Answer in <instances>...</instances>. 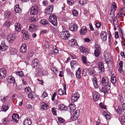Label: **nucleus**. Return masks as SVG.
I'll return each mask as SVG.
<instances>
[{
	"label": "nucleus",
	"instance_id": "f257e3e1",
	"mask_svg": "<svg viewBox=\"0 0 125 125\" xmlns=\"http://www.w3.org/2000/svg\"><path fill=\"white\" fill-rule=\"evenodd\" d=\"M38 6L36 5L33 6L31 9L30 11L31 14L35 16V17H31L30 18V22H35L37 21V14L38 12Z\"/></svg>",
	"mask_w": 125,
	"mask_h": 125
},
{
	"label": "nucleus",
	"instance_id": "f03ea898",
	"mask_svg": "<svg viewBox=\"0 0 125 125\" xmlns=\"http://www.w3.org/2000/svg\"><path fill=\"white\" fill-rule=\"evenodd\" d=\"M49 21L54 26H57V22L56 18L54 14H51L49 17Z\"/></svg>",
	"mask_w": 125,
	"mask_h": 125
},
{
	"label": "nucleus",
	"instance_id": "7ed1b4c3",
	"mask_svg": "<svg viewBox=\"0 0 125 125\" xmlns=\"http://www.w3.org/2000/svg\"><path fill=\"white\" fill-rule=\"evenodd\" d=\"M101 83L104 86L107 87L108 89H110V84H109V80L106 77H103L102 79Z\"/></svg>",
	"mask_w": 125,
	"mask_h": 125
},
{
	"label": "nucleus",
	"instance_id": "20e7f679",
	"mask_svg": "<svg viewBox=\"0 0 125 125\" xmlns=\"http://www.w3.org/2000/svg\"><path fill=\"white\" fill-rule=\"evenodd\" d=\"M70 36V34L68 31H65L61 32V37L63 39L66 40Z\"/></svg>",
	"mask_w": 125,
	"mask_h": 125
},
{
	"label": "nucleus",
	"instance_id": "39448f33",
	"mask_svg": "<svg viewBox=\"0 0 125 125\" xmlns=\"http://www.w3.org/2000/svg\"><path fill=\"white\" fill-rule=\"evenodd\" d=\"M80 95L77 92L73 93L71 99L73 102H75L79 98Z\"/></svg>",
	"mask_w": 125,
	"mask_h": 125
},
{
	"label": "nucleus",
	"instance_id": "423d86ee",
	"mask_svg": "<svg viewBox=\"0 0 125 125\" xmlns=\"http://www.w3.org/2000/svg\"><path fill=\"white\" fill-rule=\"evenodd\" d=\"M16 37L15 34L12 33L10 34L7 37V40L10 43H11L13 42Z\"/></svg>",
	"mask_w": 125,
	"mask_h": 125
},
{
	"label": "nucleus",
	"instance_id": "0eeeda50",
	"mask_svg": "<svg viewBox=\"0 0 125 125\" xmlns=\"http://www.w3.org/2000/svg\"><path fill=\"white\" fill-rule=\"evenodd\" d=\"M31 64L32 66L36 69H37L39 67V61L37 59H34Z\"/></svg>",
	"mask_w": 125,
	"mask_h": 125
},
{
	"label": "nucleus",
	"instance_id": "6e6552de",
	"mask_svg": "<svg viewBox=\"0 0 125 125\" xmlns=\"http://www.w3.org/2000/svg\"><path fill=\"white\" fill-rule=\"evenodd\" d=\"M100 35L101 39L103 41L105 42L106 40L107 35L106 32L104 31H102Z\"/></svg>",
	"mask_w": 125,
	"mask_h": 125
},
{
	"label": "nucleus",
	"instance_id": "1a4fd4ad",
	"mask_svg": "<svg viewBox=\"0 0 125 125\" xmlns=\"http://www.w3.org/2000/svg\"><path fill=\"white\" fill-rule=\"evenodd\" d=\"M53 10V6L52 5H49L45 10L44 12L47 14H49L52 13Z\"/></svg>",
	"mask_w": 125,
	"mask_h": 125
},
{
	"label": "nucleus",
	"instance_id": "9d476101",
	"mask_svg": "<svg viewBox=\"0 0 125 125\" xmlns=\"http://www.w3.org/2000/svg\"><path fill=\"white\" fill-rule=\"evenodd\" d=\"M7 71L5 68H1L0 69V77L5 78L6 76Z\"/></svg>",
	"mask_w": 125,
	"mask_h": 125
},
{
	"label": "nucleus",
	"instance_id": "9b49d317",
	"mask_svg": "<svg viewBox=\"0 0 125 125\" xmlns=\"http://www.w3.org/2000/svg\"><path fill=\"white\" fill-rule=\"evenodd\" d=\"M40 106L41 109L43 110H47L48 108L47 104L43 102L40 103Z\"/></svg>",
	"mask_w": 125,
	"mask_h": 125
},
{
	"label": "nucleus",
	"instance_id": "f8f14e48",
	"mask_svg": "<svg viewBox=\"0 0 125 125\" xmlns=\"http://www.w3.org/2000/svg\"><path fill=\"white\" fill-rule=\"evenodd\" d=\"M77 25L76 24H71L69 28L71 31H76L77 30Z\"/></svg>",
	"mask_w": 125,
	"mask_h": 125
},
{
	"label": "nucleus",
	"instance_id": "ddd939ff",
	"mask_svg": "<svg viewBox=\"0 0 125 125\" xmlns=\"http://www.w3.org/2000/svg\"><path fill=\"white\" fill-rule=\"evenodd\" d=\"M37 29V26L35 24H31L29 26V30L31 31H34Z\"/></svg>",
	"mask_w": 125,
	"mask_h": 125
},
{
	"label": "nucleus",
	"instance_id": "4468645a",
	"mask_svg": "<svg viewBox=\"0 0 125 125\" xmlns=\"http://www.w3.org/2000/svg\"><path fill=\"white\" fill-rule=\"evenodd\" d=\"M93 99L95 101H97L99 99V94L98 92L95 91L93 93Z\"/></svg>",
	"mask_w": 125,
	"mask_h": 125
},
{
	"label": "nucleus",
	"instance_id": "2eb2a0df",
	"mask_svg": "<svg viewBox=\"0 0 125 125\" xmlns=\"http://www.w3.org/2000/svg\"><path fill=\"white\" fill-rule=\"evenodd\" d=\"M15 31L17 32H20L21 30V26L20 24L19 23H15Z\"/></svg>",
	"mask_w": 125,
	"mask_h": 125
},
{
	"label": "nucleus",
	"instance_id": "dca6fc26",
	"mask_svg": "<svg viewBox=\"0 0 125 125\" xmlns=\"http://www.w3.org/2000/svg\"><path fill=\"white\" fill-rule=\"evenodd\" d=\"M8 48V47L6 46L4 42H1V43L0 45V50L2 51H4L6 50Z\"/></svg>",
	"mask_w": 125,
	"mask_h": 125
},
{
	"label": "nucleus",
	"instance_id": "f3484780",
	"mask_svg": "<svg viewBox=\"0 0 125 125\" xmlns=\"http://www.w3.org/2000/svg\"><path fill=\"white\" fill-rule=\"evenodd\" d=\"M1 122L4 125L8 124L10 122V120L9 118L6 117L3 119L1 120Z\"/></svg>",
	"mask_w": 125,
	"mask_h": 125
},
{
	"label": "nucleus",
	"instance_id": "a211bd4d",
	"mask_svg": "<svg viewBox=\"0 0 125 125\" xmlns=\"http://www.w3.org/2000/svg\"><path fill=\"white\" fill-rule=\"evenodd\" d=\"M69 43L70 45L74 47H75V46H76L78 45L76 40L74 39H71Z\"/></svg>",
	"mask_w": 125,
	"mask_h": 125
},
{
	"label": "nucleus",
	"instance_id": "6ab92c4d",
	"mask_svg": "<svg viewBox=\"0 0 125 125\" xmlns=\"http://www.w3.org/2000/svg\"><path fill=\"white\" fill-rule=\"evenodd\" d=\"M7 82L10 84L14 83H15L14 78L12 76H10L9 77L7 80Z\"/></svg>",
	"mask_w": 125,
	"mask_h": 125
},
{
	"label": "nucleus",
	"instance_id": "aec40b11",
	"mask_svg": "<svg viewBox=\"0 0 125 125\" xmlns=\"http://www.w3.org/2000/svg\"><path fill=\"white\" fill-rule=\"evenodd\" d=\"M87 30L85 26L82 27L80 30V33L81 35H84L86 33Z\"/></svg>",
	"mask_w": 125,
	"mask_h": 125
},
{
	"label": "nucleus",
	"instance_id": "412c9836",
	"mask_svg": "<svg viewBox=\"0 0 125 125\" xmlns=\"http://www.w3.org/2000/svg\"><path fill=\"white\" fill-rule=\"evenodd\" d=\"M12 120L14 122H17L19 119V117L18 115L14 114L12 116Z\"/></svg>",
	"mask_w": 125,
	"mask_h": 125
},
{
	"label": "nucleus",
	"instance_id": "4be33fe9",
	"mask_svg": "<svg viewBox=\"0 0 125 125\" xmlns=\"http://www.w3.org/2000/svg\"><path fill=\"white\" fill-rule=\"evenodd\" d=\"M14 10L16 13H20L21 12V10L19 8L18 4H17L14 6Z\"/></svg>",
	"mask_w": 125,
	"mask_h": 125
},
{
	"label": "nucleus",
	"instance_id": "5701e85b",
	"mask_svg": "<svg viewBox=\"0 0 125 125\" xmlns=\"http://www.w3.org/2000/svg\"><path fill=\"white\" fill-rule=\"evenodd\" d=\"M27 46L26 44H22L20 49V52L21 53H25L26 51L27 50Z\"/></svg>",
	"mask_w": 125,
	"mask_h": 125
},
{
	"label": "nucleus",
	"instance_id": "b1692460",
	"mask_svg": "<svg viewBox=\"0 0 125 125\" xmlns=\"http://www.w3.org/2000/svg\"><path fill=\"white\" fill-rule=\"evenodd\" d=\"M23 34V37L24 39L25 40H28L30 38L31 36L28 34V32L26 31H24Z\"/></svg>",
	"mask_w": 125,
	"mask_h": 125
},
{
	"label": "nucleus",
	"instance_id": "393cba45",
	"mask_svg": "<svg viewBox=\"0 0 125 125\" xmlns=\"http://www.w3.org/2000/svg\"><path fill=\"white\" fill-rule=\"evenodd\" d=\"M24 124L25 125H31V123L30 119L29 118H26L24 121Z\"/></svg>",
	"mask_w": 125,
	"mask_h": 125
},
{
	"label": "nucleus",
	"instance_id": "a878e982",
	"mask_svg": "<svg viewBox=\"0 0 125 125\" xmlns=\"http://www.w3.org/2000/svg\"><path fill=\"white\" fill-rule=\"evenodd\" d=\"M92 81L94 88H98V86L96 78L95 77H94Z\"/></svg>",
	"mask_w": 125,
	"mask_h": 125
},
{
	"label": "nucleus",
	"instance_id": "bb28decb",
	"mask_svg": "<svg viewBox=\"0 0 125 125\" xmlns=\"http://www.w3.org/2000/svg\"><path fill=\"white\" fill-rule=\"evenodd\" d=\"M79 49L81 52L83 53L88 52V49L84 47L81 46L80 47Z\"/></svg>",
	"mask_w": 125,
	"mask_h": 125
},
{
	"label": "nucleus",
	"instance_id": "cd10ccee",
	"mask_svg": "<svg viewBox=\"0 0 125 125\" xmlns=\"http://www.w3.org/2000/svg\"><path fill=\"white\" fill-rule=\"evenodd\" d=\"M89 74L90 75L94 76L95 75V72L93 68H91L88 69Z\"/></svg>",
	"mask_w": 125,
	"mask_h": 125
},
{
	"label": "nucleus",
	"instance_id": "c85d7f7f",
	"mask_svg": "<svg viewBox=\"0 0 125 125\" xmlns=\"http://www.w3.org/2000/svg\"><path fill=\"white\" fill-rule=\"evenodd\" d=\"M81 70L80 68H79L76 72L75 75L76 78H77L80 79L81 78Z\"/></svg>",
	"mask_w": 125,
	"mask_h": 125
},
{
	"label": "nucleus",
	"instance_id": "c756f323",
	"mask_svg": "<svg viewBox=\"0 0 125 125\" xmlns=\"http://www.w3.org/2000/svg\"><path fill=\"white\" fill-rule=\"evenodd\" d=\"M58 109L61 111L62 110L66 111L67 110L66 106L62 104L59 105L58 106Z\"/></svg>",
	"mask_w": 125,
	"mask_h": 125
},
{
	"label": "nucleus",
	"instance_id": "7c9ffc66",
	"mask_svg": "<svg viewBox=\"0 0 125 125\" xmlns=\"http://www.w3.org/2000/svg\"><path fill=\"white\" fill-rule=\"evenodd\" d=\"M69 107L71 112H72L73 113L76 108L75 105L73 103L70 104L69 106Z\"/></svg>",
	"mask_w": 125,
	"mask_h": 125
},
{
	"label": "nucleus",
	"instance_id": "2f4dec72",
	"mask_svg": "<svg viewBox=\"0 0 125 125\" xmlns=\"http://www.w3.org/2000/svg\"><path fill=\"white\" fill-rule=\"evenodd\" d=\"M78 65L77 62L76 61H72L71 63V67H73L74 69H75L76 66Z\"/></svg>",
	"mask_w": 125,
	"mask_h": 125
},
{
	"label": "nucleus",
	"instance_id": "473e14b6",
	"mask_svg": "<svg viewBox=\"0 0 125 125\" xmlns=\"http://www.w3.org/2000/svg\"><path fill=\"white\" fill-rule=\"evenodd\" d=\"M98 67L100 70L102 72L104 71V66L103 63L101 62H99L98 63Z\"/></svg>",
	"mask_w": 125,
	"mask_h": 125
},
{
	"label": "nucleus",
	"instance_id": "72a5a7b5",
	"mask_svg": "<svg viewBox=\"0 0 125 125\" xmlns=\"http://www.w3.org/2000/svg\"><path fill=\"white\" fill-rule=\"evenodd\" d=\"M101 50L100 49H95L94 51V53L95 56L96 57H98L100 54Z\"/></svg>",
	"mask_w": 125,
	"mask_h": 125
},
{
	"label": "nucleus",
	"instance_id": "f704fd0d",
	"mask_svg": "<svg viewBox=\"0 0 125 125\" xmlns=\"http://www.w3.org/2000/svg\"><path fill=\"white\" fill-rule=\"evenodd\" d=\"M11 12L10 11H6L4 12V17L5 18H9L11 16Z\"/></svg>",
	"mask_w": 125,
	"mask_h": 125
},
{
	"label": "nucleus",
	"instance_id": "c9c22d12",
	"mask_svg": "<svg viewBox=\"0 0 125 125\" xmlns=\"http://www.w3.org/2000/svg\"><path fill=\"white\" fill-rule=\"evenodd\" d=\"M119 33L120 35L122 40H124V34L123 33V29L120 28V27H119Z\"/></svg>",
	"mask_w": 125,
	"mask_h": 125
},
{
	"label": "nucleus",
	"instance_id": "e433bc0d",
	"mask_svg": "<svg viewBox=\"0 0 125 125\" xmlns=\"http://www.w3.org/2000/svg\"><path fill=\"white\" fill-rule=\"evenodd\" d=\"M28 97L31 99L35 97V94L33 92H31L28 94Z\"/></svg>",
	"mask_w": 125,
	"mask_h": 125
},
{
	"label": "nucleus",
	"instance_id": "4c0bfd02",
	"mask_svg": "<svg viewBox=\"0 0 125 125\" xmlns=\"http://www.w3.org/2000/svg\"><path fill=\"white\" fill-rule=\"evenodd\" d=\"M111 83L113 84H115L116 82V77L114 75H112L111 77Z\"/></svg>",
	"mask_w": 125,
	"mask_h": 125
},
{
	"label": "nucleus",
	"instance_id": "58836bf2",
	"mask_svg": "<svg viewBox=\"0 0 125 125\" xmlns=\"http://www.w3.org/2000/svg\"><path fill=\"white\" fill-rule=\"evenodd\" d=\"M79 3L81 5H84L88 2V0H78Z\"/></svg>",
	"mask_w": 125,
	"mask_h": 125
},
{
	"label": "nucleus",
	"instance_id": "ea45409f",
	"mask_svg": "<svg viewBox=\"0 0 125 125\" xmlns=\"http://www.w3.org/2000/svg\"><path fill=\"white\" fill-rule=\"evenodd\" d=\"M115 14L114 12H111L110 13L109 18L110 21H112L114 18Z\"/></svg>",
	"mask_w": 125,
	"mask_h": 125
},
{
	"label": "nucleus",
	"instance_id": "a19ab883",
	"mask_svg": "<svg viewBox=\"0 0 125 125\" xmlns=\"http://www.w3.org/2000/svg\"><path fill=\"white\" fill-rule=\"evenodd\" d=\"M1 97H2L1 98V100L3 102H8L9 101V100L8 96H6L3 97L1 96Z\"/></svg>",
	"mask_w": 125,
	"mask_h": 125
},
{
	"label": "nucleus",
	"instance_id": "79ce46f5",
	"mask_svg": "<svg viewBox=\"0 0 125 125\" xmlns=\"http://www.w3.org/2000/svg\"><path fill=\"white\" fill-rule=\"evenodd\" d=\"M118 99L119 102L121 103H124V99L123 96V95L122 94H119L118 97Z\"/></svg>",
	"mask_w": 125,
	"mask_h": 125
},
{
	"label": "nucleus",
	"instance_id": "37998d69",
	"mask_svg": "<svg viewBox=\"0 0 125 125\" xmlns=\"http://www.w3.org/2000/svg\"><path fill=\"white\" fill-rule=\"evenodd\" d=\"M40 23L42 24L43 25H47L48 23L47 21L45 19H42L40 21Z\"/></svg>",
	"mask_w": 125,
	"mask_h": 125
},
{
	"label": "nucleus",
	"instance_id": "c03bdc74",
	"mask_svg": "<svg viewBox=\"0 0 125 125\" xmlns=\"http://www.w3.org/2000/svg\"><path fill=\"white\" fill-rule=\"evenodd\" d=\"M101 92L104 93V94H107L108 92V90L104 87H102L101 90Z\"/></svg>",
	"mask_w": 125,
	"mask_h": 125
},
{
	"label": "nucleus",
	"instance_id": "a18cd8bd",
	"mask_svg": "<svg viewBox=\"0 0 125 125\" xmlns=\"http://www.w3.org/2000/svg\"><path fill=\"white\" fill-rule=\"evenodd\" d=\"M9 107L7 105H4L2 106L1 108L2 111H6L8 109Z\"/></svg>",
	"mask_w": 125,
	"mask_h": 125
},
{
	"label": "nucleus",
	"instance_id": "49530a36",
	"mask_svg": "<svg viewBox=\"0 0 125 125\" xmlns=\"http://www.w3.org/2000/svg\"><path fill=\"white\" fill-rule=\"evenodd\" d=\"M125 118L124 116H120L119 117V119L121 122L123 123L125 122Z\"/></svg>",
	"mask_w": 125,
	"mask_h": 125
},
{
	"label": "nucleus",
	"instance_id": "de8ad7c7",
	"mask_svg": "<svg viewBox=\"0 0 125 125\" xmlns=\"http://www.w3.org/2000/svg\"><path fill=\"white\" fill-rule=\"evenodd\" d=\"M33 55V53L31 51L29 52L27 54V57L28 59H29Z\"/></svg>",
	"mask_w": 125,
	"mask_h": 125
},
{
	"label": "nucleus",
	"instance_id": "09e8293b",
	"mask_svg": "<svg viewBox=\"0 0 125 125\" xmlns=\"http://www.w3.org/2000/svg\"><path fill=\"white\" fill-rule=\"evenodd\" d=\"M122 109L120 106H119L117 109H116V112L119 114L121 113L122 112Z\"/></svg>",
	"mask_w": 125,
	"mask_h": 125
},
{
	"label": "nucleus",
	"instance_id": "8fccbe9b",
	"mask_svg": "<svg viewBox=\"0 0 125 125\" xmlns=\"http://www.w3.org/2000/svg\"><path fill=\"white\" fill-rule=\"evenodd\" d=\"M82 59L83 63L84 64H86L87 63V60L86 57L83 55L82 57Z\"/></svg>",
	"mask_w": 125,
	"mask_h": 125
},
{
	"label": "nucleus",
	"instance_id": "3c124183",
	"mask_svg": "<svg viewBox=\"0 0 125 125\" xmlns=\"http://www.w3.org/2000/svg\"><path fill=\"white\" fill-rule=\"evenodd\" d=\"M104 115L105 116L107 120H109L111 118V116L106 112L104 113Z\"/></svg>",
	"mask_w": 125,
	"mask_h": 125
},
{
	"label": "nucleus",
	"instance_id": "603ef678",
	"mask_svg": "<svg viewBox=\"0 0 125 125\" xmlns=\"http://www.w3.org/2000/svg\"><path fill=\"white\" fill-rule=\"evenodd\" d=\"M58 122L61 123H63L65 121L62 118L60 117H58Z\"/></svg>",
	"mask_w": 125,
	"mask_h": 125
},
{
	"label": "nucleus",
	"instance_id": "864d4df0",
	"mask_svg": "<svg viewBox=\"0 0 125 125\" xmlns=\"http://www.w3.org/2000/svg\"><path fill=\"white\" fill-rule=\"evenodd\" d=\"M31 91V90L30 87H26L25 89V92L26 93L29 92H30Z\"/></svg>",
	"mask_w": 125,
	"mask_h": 125
},
{
	"label": "nucleus",
	"instance_id": "5fc2aeb1",
	"mask_svg": "<svg viewBox=\"0 0 125 125\" xmlns=\"http://www.w3.org/2000/svg\"><path fill=\"white\" fill-rule=\"evenodd\" d=\"M73 14V16H77L78 14V12L77 10H74L72 12Z\"/></svg>",
	"mask_w": 125,
	"mask_h": 125
},
{
	"label": "nucleus",
	"instance_id": "6e6d98bb",
	"mask_svg": "<svg viewBox=\"0 0 125 125\" xmlns=\"http://www.w3.org/2000/svg\"><path fill=\"white\" fill-rule=\"evenodd\" d=\"M80 111L79 110H77L75 111V112L73 114L76 117H78L79 115Z\"/></svg>",
	"mask_w": 125,
	"mask_h": 125
},
{
	"label": "nucleus",
	"instance_id": "4d7b16f0",
	"mask_svg": "<svg viewBox=\"0 0 125 125\" xmlns=\"http://www.w3.org/2000/svg\"><path fill=\"white\" fill-rule=\"evenodd\" d=\"M16 74L21 77H22L23 75V73L22 71H19L16 73Z\"/></svg>",
	"mask_w": 125,
	"mask_h": 125
},
{
	"label": "nucleus",
	"instance_id": "13d9d810",
	"mask_svg": "<svg viewBox=\"0 0 125 125\" xmlns=\"http://www.w3.org/2000/svg\"><path fill=\"white\" fill-rule=\"evenodd\" d=\"M11 23L10 21H8L4 23V25L5 26H6L7 27H9L10 26Z\"/></svg>",
	"mask_w": 125,
	"mask_h": 125
},
{
	"label": "nucleus",
	"instance_id": "bf43d9fd",
	"mask_svg": "<svg viewBox=\"0 0 125 125\" xmlns=\"http://www.w3.org/2000/svg\"><path fill=\"white\" fill-rule=\"evenodd\" d=\"M55 110L56 108L55 107H53L52 108V112L54 115H57Z\"/></svg>",
	"mask_w": 125,
	"mask_h": 125
},
{
	"label": "nucleus",
	"instance_id": "052dcab7",
	"mask_svg": "<svg viewBox=\"0 0 125 125\" xmlns=\"http://www.w3.org/2000/svg\"><path fill=\"white\" fill-rule=\"evenodd\" d=\"M58 94L60 95H63V91L62 89H60L58 90Z\"/></svg>",
	"mask_w": 125,
	"mask_h": 125
},
{
	"label": "nucleus",
	"instance_id": "680f3d73",
	"mask_svg": "<svg viewBox=\"0 0 125 125\" xmlns=\"http://www.w3.org/2000/svg\"><path fill=\"white\" fill-rule=\"evenodd\" d=\"M74 2V0H68V3L69 5H72L73 4Z\"/></svg>",
	"mask_w": 125,
	"mask_h": 125
},
{
	"label": "nucleus",
	"instance_id": "e2e57ef3",
	"mask_svg": "<svg viewBox=\"0 0 125 125\" xmlns=\"http://www.w3.org/2000/svg\"><path fill=\"white\" fill-rule=\"evenodd\" d=\"M109 37L108 38V42L109 43V44L110 45L111 44V38L112 37V35L111 34V33L110 32L109 34Z\"/></svg>",
	"mask_w": 125,
	"mask_h": 125
},
{
	"label": "nucleus",
	"instance_id": "0e129e2a",
	"mask_svg": "<svg viewBox=\"0 0 125 125\" xmlns=\"http://www.w3.org/2000/svg\"><path fill=\"white\" fill-rule=\"evenodd\" d=\"M48 96V94L46 92H44L42 95V97L43 98H44Z\"/></svg>",
	"mask_w": 125,
	"mask_h": 125
},
{
	"label": "nucleus",
	"instance_id": "69168bd1",
	"mask_svg": "<svg viewBox=\"0 0 125 125\" xmlns=\"http://www.w3.org/2000/svg\"><path fill=\"white\" fill-rule=\"evenodd\" d=\"M42 74L43 76H44L47 74V71L46 70H44L42 71Z\"/></svg>",
	"mask_w": 125,
	"mask_h": 125
},
{
	"label": "nucleus",
	"instance_id": "338daca9",
	"mask_svg": "<svg viewBox=\"0 0 125 125\" xmlns=\"http://www.w3.org/2000/svg\"><path fill=\"white\" fill-rule=\"evenodd\" d=\"M118 23V20L116 17H115L114 18L113 21V24L116 23Z\"/></svg>",
	"mask_w": 125,
	"mask_h": 125
},
{
	"label": "nucleus",
	"instance_id": "774afa93",
	"mask_svg": "<svg viewBox=\"0 0 125 125\" xmlns=\"http://www.w3.org/2000/svg\"><path fill=\"white\" fill-rule=\"evenodd\" d=\"M53 50L54 52L55 53H57L59 52L58 50L56 47L53 48Z\"/></svg>",
	"mask_w": 125,
	"mask_h": 125
}]
</instances>
